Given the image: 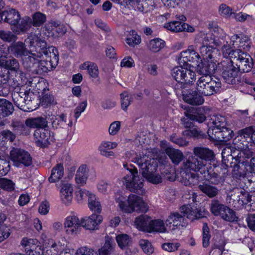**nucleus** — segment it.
Masks as SVG:
<instances>
[{"label":"nucleus","mask_w":255,"mask_h":255,"mask_svg":"<svg viewBox=\"0 0 255 255\" xmlns=\"http://www.w3.org/2000/svg\"><path fill=\"white\" fill-rule=\"evenodd\" d=\"M116 241L119 247L125 249L131 244V239L127 234H119L116 237Z\"/></svg>","instance_id":"42"},{"label":"nucleus","mask_w":255,"mask_h":255,"mask_svg":"<svg viewBox=\"0 0 255 255\" xmlns=\"http://www.w3.org/2000/svg\"><path fill=\"white\" fill-rule=\"evenodd\" d=\"M219 12L222 16L229 17L233 14V10L232 9L227 5L222 3L219 7Z\"/></svg>","instance_id":"62"},{"label":"nucleus","mask_w":255,"mask_h":255,"mask_svg":"<svg viewBox=\"0 0 255 255\" xmlns=\"http://www.w3.org/2000/svg\"><path fill=\"white\" fill-rule=\"evenodd\" d=\"M142 170V176L149 183L158 184L162 183L163 178L161 175L156 172L157 162L152 157L149 151L146 150L142 155L135 158L133 161Z\"/></svg>","instance_id":"2"},{"label":"nucleus","mask_w":255,"mask_h":255,"mask_svg":"<svg viewBox=\"0 0 255 255\" xmlns=\"http://www.w3.org/2000/svg\"><path fill=\"white\" fill-rule=\"evenodd\" d=\"M211 211L214 215L220 216L226 221L234 222L237 220L235 212L226 206L220 204L218 200L212 201Z\"/></svg>","instance_id":"9"},{"label":"nucleus","mask_w":255,"mask_h":255,"mask_svg":"<svg viewBox=\"0 0 255 255\" xmlns=\"http://www.w3.org/2000/svg\"><path fill=\"white\" fill-rule=\"evenodd\" d=\"M87 106V102L86 101L79 103L74 110V117L76 120L78 119L80 117L81 114L85 111Z\"/></svg>","instance_id":"59"},{"label":"nucleus","mask_w":255,"mask_h":255,"mask_svg":"<svg viewBox=\"0 0 255 255\" xmlns=\"http://www.w3.org/2000/svg\"><path fill=\"white\" fill-rule=\"evenodd\" d=\"M124 167L127 170L123 178V182L126 187L132 192H142L143 180L138 176L137 169L128 164H124Z\"/></svg>","instance_id":"8"},{"label":"nucleus","mask_w":255,"mask_h":255,"mask_svg":"<svg viewBox=\"0 0 255 255\" xmlns=\"http://www.w3.org/2000/svg\"><path fill=\"white\" fill-rule=\"evenodd\" d=\"M206 72L201 73V76L196 83V90L201 95L210 96L217 92L221 86L219 79L212 78L210 73Z\"/></svg>","instance_id":"7"},{"label":"nucleus","mask_w":255,"mask_h":255,"mask_svg":"<svg viewBox=\"0 0 255 255\" xmlns=\"http://www.w3.org/2000/svg\"><path fill=\"white\" fill-rule=\"evenodd\" d=\"M202 237L203 246L205 248L207 247L210 243V235L209 228L206 224L203 226Z\"/></svg>","instance_id":"57"},{"label":"nucleus","mask_w":255,"mask_h":255,"mask_svg":"<svg viewBox=\"0 0 255 255\" xmlns=\"http://www.w3.org/2000/svg\"><path fill=\"white\" fill-rule=\"evenodd\" d=\"M98 191L102 194H108L110 192L112 185L110 183L104 180L98 181L96 184Z\"/></svg>","instance_id":"47"},{"label":"nucleus","mask_w":255,"mask_h":255,"mask_svg":"<svg viewBox=\"0 0 255 255\" xmlns=\"http://www.w3.org/2000/svg\"><path fill=\"white\" fill-rule=\"evenodd\" d=\"M139 244L140 248L145 254L150 255L154 252V248L149 241L141 239L139 241Z\"/></svg>","instance_id":"52"},{"label":"nucleus","mask_w":255,"mask_h":255,"mask_svg":"<svg viewBox=\"0 0 255 255\" xmlns=\"http://www.w3.org/2000/svg\"><path fill=\"white\" fill-rule=\"evenodd\" d=\"M118 145L117 142L103 140L99 144L98 150L103 156L107 158L115 157V154L112 150L117 148Z\"/></svg>","instance_id":"22"},{"label":"nucleus","mask_w":255,"mask_h":255,"mask_svg":"<svg viewBox=\"0 0 255 255\" xmlns=\"http://www.w3.org/2000/svg\"><path fill=\"white\" fill-rule=\"evenodd\" d=\"M180 244L178 243H165L162 245V249L168 252L176 251L180 247Z\"/></svg>","instance_id":"60"},{"label":"nucleus","mask_w":255,"mask_h":255,"mask_svg":"<svg viewBox=\"0 0 255 255\" xmlns=\"http://www.w3.org/2000/svg\"><path fill=\"white\" fill-rule=\"evenodd\" d=\"M195 72L191 70L190 68L185 66L183 83L190 84L192 83L196 80Z\"/></svg>","instance_id":"49"},{"label":"nucleus","mask_w":255,"mask_h":255,"mask_svg":"<svg viewBox=\"0 0 255 255\" xmlns=\"http://www.w3.org/2000/svg\"><path fill=\"white\" fill-rule=\"evenodd\" d=\"M41 102L42 105L46 106L55 105L57 104L53 96L52 95H48V94H46V93L42 95Z\"/></svg>","instance_id":"61"},{"label":"nucleus","mask_w":255,"mask_h":255,"mask_svg":"<svg viewBox=\"0 0 255 255\" xmlns=\"http://www.w3.org/2000/svg\"><path fill=\"white\" fill-rule=\"evenodd\" d=\"M181 213L191 221H194L205 216L204 211L198 209L194 204H185L180 208Z\"/></svg>","instance_id":"15"},{"label":"nucleus","mask_w":255,"mask_h":255,"mask_svg":"<svg viewBox=\"0 0 255 255\" xmlns=\"http://www.w3.org/2000/svg\"><path fill=\"white\" fill-rule=\"evenodd\" d=\"M249 38L246 36H239L238 35H233L230 39V44L235 49L236 48H245L246 43L248 44Z\"/></svg>","instance_id":"37"},{"label":"nucleus","mask_w":255,"mask_h":255,"mask_svg":"<svg viewBox=\"0 0 255 255\" xmlns=\"http://www.w3.org/2000/svg\"><path fill=\"white\" fill-rule=\"evenodd\" d=\"M121 127L120 121H115L111 124L109 128V134L112 135H116L119 131Z\"/></svg>","instance_id":"63"},{"label":"nucleus","mask_w":255,"mask_h":255,"mask_svg":"<svg viewBox=\"0 0 255 255\" xmlns=\"http://www.w3.org/2000/svg\"><path fill=\"white\" fill-rule=\"evenodd\" d=\"M0 38L4 41L10 42L15 41L17 36L11 31L0 30Z\"/></svg>","instance_id":"55"},{"label":"nucleus","mask_w":255,"mask_h":255,"mask_svg":"<svg viewBox=\"0 0 255 255\" xmlns=\"http://www.w3.org/2000/svg\"><path fill=\"white\" fill-rule=\"evenodd\" d=\"M166 221L161 219L151 220L148 233H166L168 232Z\"/></svg>","instance_id":"31"},{"label":"nucleus","mask_w":255,"mask_h":255,"mask_svg":"<svg viewBox=\"0 0 255 255\" xmlns=\"http://www.w3.org/2000/svg\"><path fill=\"white\" fill-rule=\"evenodd\" d=\"M13 111L12 104L5 99H0V116L5 117L12 114Z\"/></svg>","instance_id":"38"},{"label":"nucleus","mask_w":255,"mask_h":255,"mask_svg":"<svg viewBox=\"0 0 255 255\" xmlns=\"http://www.w3.org/2000/svg\"><path fill=\"white\" fill-rule=\"evenodd\" d=\"M89 169L86 164H81L77 169L75 177V183L79 186L85 185L89 177Z\"/></svg>","instance_id":"24"},{"label":"nucleus","mask_w":255,"mask_h":255,"mask_svg":"<svg viewBox=\"0 0 255 255\" xmlns=\"http://www.w3.org/2000/svg\"><path fill=\"white\" fill-rule=\"evenodd\" d=\"M56 187L59 188V198L61 203L66 206H69L73 201V185L68 182L62 181L59 186L56 185Z\"/></svg>","instance_id":"14"},{"label":"nucleus","mask_w":255,"mask_h":255,"mask_svg":"<svg viewBox=\"0 0 255 255\" xmlns=\"http://www.w3.org/2000/svg\"><path fill=\"white\" fill-rule=\"evenodd\" d=\"M240 49H235L230 44H225L222 48V52L224 57L230 58L231 59H234L237 56L236 52L239 51Z\"/></svg>","instance_id":"46"},{"label":"nucleus","mask_w":255,"mask_h":255,"mask_svg":"<svg viewBox=\"0 0 255 255\" xmlns=\"http://www.w3.org/2000/svg\"><path fill=\"white\" fill-rule=\"evenodd\" d=\"M150 218L147 215H141L136 217L134 221V225L140 231L149 232Z\"/></svg>","instance_id":"32"},{"label":"nucleus","mask_w":255,"mask_h":255,"mask_svg":"<svg viewBox=\"0 0 255 255\" xmlns=\"http://www.w3.org/2000/svg\"><path fill=\"white\" fill-rule=\"evenodd\" d=\"M197 91H190L183 94V100L186 103L192 105H200L204 103V99Z\"/></svg>","instance_id":"28"},{"label":"nucleus","mask_w":255,"mask_h":255,"mask_svg":"<svg viewBox=\"0 0 255 255\" xmlns=\"http://www.w3.org/2000/svg\"><path fill=\"white\" fill-rule=\"evenodd\" d=\"M251 196L248 192L236 189L228 198L229 203L237 209H241L251 201Z\"/></svg>","instance_id":"12"},{"label":"nucleus","mask_w":255,"mask_h":255,"mask_svg":"<svg viewBox=\"0 0 255 255\" xmlns=\"http://www.w3.org/2000/svg\"><path fill=\"white\" fill-rule=\"evenodd\" d=\"M147 46L150 51L157 52L164 47L165 42L162 39L157 38L151 40Z\"/></svg>","instance_id":"41"},{"label":"nucleus","mask_w":255,"mask_h":255,"mask_svg":"<svg viewBox=\"0 0 255 255\" xmlns=\"http://www.w3.org/2000/svg\"><path fill=\"white\" fill-rule=\"evenodd\" d=\"M185 115L187 117V119L185 118L181 120L182 123L186 128L190 127L191 123L190 122H185L188 119L192 120H195L199 123H202L205 120V117L203 114H198L197 115H192L185 112Z\"/></svg>","instance_id":"43"},{"label":"nucleus","mask_w":255,"mask_h":255,"mask_svg":"<svg viewBox=\"0 0 255 255\" xmlns=\"http://www.w3.org/2000/svg\"><path fill=\"white\" fill-rule=\"evenodd\" d=\"M64 227L66 234L74 237L81 232L82 227L81 219L79 218L76 214L72 213L65 218Z\"/></svg>","instance_id":"10"},{"label":"nucleus","mask_w":255,"mask_h":255,"mask_svg":"<svg viewBox=\"0 0 255 255\" xmlns=\"http://www.w3.org/2000/svg\"><path fill=\"white\" fill-rule=\"evenodd\" d=\"M32 25V20L28 16H24L17 24L11 27V30L15 34L25 33L27 31Z\"/></svg>","instance_id":"26"},{"label":"nucleus","mask_w":255,"mask_h":255,"mask_svg":"<svg viewBox=\"0 0 255 255\" xmlns=\"http://www.w3.org/2000/svg\"><path fill=\"white\" fill-rule=\"evenodd\" d=\"M113 247L111 241L106 240L104 246L99 250V255H110L112 251Z\"/></svg>","instance_id":"56"},{"label":"nucleus","mask_w":255,"mask_h":255,"mask_svg":"<svg viewBox=\"0 0 255 255\" xmlns=\"http://www.w3.org/2000/svg\"><path fill=\"white\" fill-rule=\"evenodd\" d=\"M40 243L36 239H29L27 238H23L20 242V245L24 248L27 249L28 248H31L32 246L36 245L39 247Z\"/></svg>","instance_id":"58"},{"label":"nucleus","mask_w":255,"mask_h":255,"mask_svg":"<svg viewBox=\"0 0 255 255\" xmlns=\"http://www.w3.org/2000/svg\"><path fill=\"white\" fill-rule=\"evenodd\" d=\"M10 158L13 165L18 167L28 166L32 163L31 157L29 153L18 148H14L11 150Z\"/></svg>","instance_id":"11"},{"label":"nucleus","mask_w":255,"mask_h":255,"mask_svg":"<svg viewBox=\"0 0 255 255\" xmlns=\"http://www.w3.org/2000/svg\"><path fill=\"white\" fill-rule=\"evenodd\" d=\"M46 128L37 129L34 131L35 143L39 147H45L54 140L53 133Z\"/></svg>","instance_id":"13"},{"label":"nucleus","mask_w":255,"mask_h":255,"mask_svg":"<svg viewBox=\"0 0 255 255\" xmlns=\"http://www.w3.org/2000/svg\"><path fill=\"white\" fill-rule=\"evenodd\" d=\"M35 88L38 93H41L42 95L45 94L48 91V89L47 87V83L43 79L38 81L36 85Z\"/></svg>","instance_id":"64"},{"label":"nucleus","mask_w":255,"mask_h":255,"mask_svg":"<svg viewBox=\"0 0 255 255\" xmlns=\"http://www.w3.org/2000/svg\"><path fill=\"white\" fill-rule=\"evenodd\" d=\"M238 72L237 68L231 63H229L223 69L222 76L226 83L233 84L235 83V78Z\"/></svg>","instance_id":"25"},{"label":"nucleus","mask_w":255,"mask_h":255,"mask_svg":"<svg viewBox=\"0 0 255 255\" xmlns=\"http://www.w3.org/2000/svg\"><path fill=\"white\" fill-rule=\"evenodd\" d=\"M46 20L45 15L40 12H36L32 16V24L34 26H39Z\"/></svg>","instance_id":"54"},{"label":"nucleus","mask_w":255,"mask_h":255,"mask_svg":"<svg viewBox=\"0 0 255 255\" xmlns=\"http://www.w3.org/2000/svg\"><path fill=\"white\" fill-rule=\"evenodd\" d=\"M185 68V65H180L172 69V76L177 82L183 83Z\"/></svg>","instance_id":"48"},{"label":"nucleus","mask_w":255,"mask_h":255,"mask_svg":"<svg viewBox=\"0 0 255 255\" xmlns=\"http://www.w3.org/2000/svg\"><path fill=\"white\" fill-rule=\"evenodd\" d=\"M126 41L129 46L134 47L140 43L141 38L135 31L131 30L128 32Z\"/></svg>","instance_id":"45"},{"label":"nucleus","mask_w":255,"mask_h":255,"mask_svg":"<svg viewBox=\"0 0 255 255\" xmlns=\"http://www.w3.org/2000/svg\"><path fill=\"white\" fill-rule=\"evenodd\" d=\"M165 152L172 162L175 164H178L183 159V154L178 149L169 147L166 149Z\"/></svg>","instance_id":"36"},{"label":"nucleus","mask_w":255,"mask_h":255,"mask_svg":"<svg viewBox=\"0 0 255 255\" xmlns=\"http://www.w3.org/2000/svg\"><path fill=\"white\" fill-rule=\"evenodd\" d=\"M81 70H86L89 76L93 79H97L99 76V70L97 65L91 61H86L79 65Z\"/></svg>","instance_id":"29"},{"label":"nucleus","mask_w":255,"mask_h":255,"mask_svg":"<svg viewBox=\"0 0 255 255\" xmlns=\"http://www.w3.org/2000/svg\"><path fill=\"white\" fill-rule=\"evenodd\" d=\"M45 28L49 36L55 37L63 35L67 30L64 25L56 24L55 22L46 24Z\"/></svg>","instance_id":"30"},{"label":"nucleus","mask_w":255,"mask_h":255,"mask_svg":"<svg viewBox=\"0 0 255 255\" xmlns=\"http://www.w3.org/2000/svg\"><path fill=\"white\" fill-rule=\"evenodd\" d=\"M177 61L180 65L187 66L188 62L192 63L197 67V70L200 73H202L203 71H206L205 69L203 70L202 59L200 55L196 51V47L195 45H189L187 49L181 52L178 56ZM209 67L206 68V71L214 69L213 64Z\"/></svg>","instance_id":"6"},{"label":"nucleus","mask_w":255,"mask_h":255,"mask_svg":"<svg viewBox=\"0 0 255 255\" xmlns=\"http://www.w3.org/2000/svg\"><path fill=\"white\" fill-rule=\"evenodd\" d=\"M226 126L225 118L221 116L213 115L207 122L208 129L220 128Z\"/></svg>","instance_id":"33"},{"label":"nucleus","mask_w":255,"mask_h":255,"mask_svg":"<svg viewBox=\"0 0 255 255\" xmlns=\"http://www.w3.org/2000/svg\"><path fill=\"white\" fill-rule=\"evenodd\" d=\"M115 199L120 209L126 213H145L148 210L147 204L142 198L136 195L131 194L125 200L122 195L118 193L115 195Z\"/></svg>","instance_id":"5"},{"label":"nucleus","mask_w":255,"mask_h":255,"mask_svg":"<svg viewBox=\"0 0 255 255\" xmlns=\"http://www.w3.org/2000/svg\"><path fill=\"white\" fill-rule=\"evenodd\" d=\"M3 67L10 70H16L19 67V64L17 61L14 59L6 61L5 63L0 60V69H2ZM8 81V76H6L3 80H0V84H5Z\"/></svg>","instance_id":"35"},{"label":"nucleus","mask_w":255,"mask_h":255,"mask_svg":"<svg viewBox=\"0 0 255 255\" xmlns=\"http://www.w3.org/2000/svg\"><path fill=\"white\" fill-rule=\"evenodd\" d=\"M193 153L200 159L191 156L184 162V167L186 169H192L195 172H199L201 174L205 173L207 170L206 162L212 161L214 159L215 154L213 151L208 148L198 146L193 149Z\"/></svg>","instance_id":"4"},{"label":"nucleus","mask_w":255,"mask_h":255,"mask_svg":"<svg viewBox=\"0 0 255 255\" xmlns=\"http://www.w3.org/2000/svg\"><path fill=\"white\" fill-rule=\"evenodd\" d=\"M203 45L199 48L201 57H202L203 69L206 68H209V66L211 64L213 65L214 69L209 70V71H203V73L214 72L216 68L217 65L216 62L217 61V56H219V53L217 48L214 47V46H218L221 44V41L218 39L212 38L209 34L206 35L203 40Z\"/></svg>","instance_id":"3"},{"label":"nucleus","mask_w":255,"mask_h":255,"mask_svg":"<svg viewBox=\"0 0 255 255\" xmlns=\"http://www.w3.org/2000/svg\"><path fill=\"white\" fill-rule=\"evenodd\" d=\"M92 192L85 189H81L75 192V199L79 203L82 202L86 198L89 199Z\"/></svg>","instance_id":"53"},{"label":"nucleus","mask_w":255,"mask_h":255,"mask_svg":"<svg viewBox=\"0 0 255 255\" xmlns=\"http://www.w3.org/2000/svg\"><path fill=\"white\" fill-rule=\"evenodd\" d=\"M25 124L26 127L30 128H36V129L48 127L47 120L42 117L28 118L25 120Z\"/></svg>","instance_id":"27"},{"label":"nucleus","mask_w":255,"mask_h":255,"mask_svg":"<svg viewBox=\"0 0 255 255\" xmlns=\"http://www.w3.org/2000/svg\"><path fill=\"white\" fill-rule=\"evenodd\" d=\"M88 207L90 209L95 212L100 213L102 207L99 199L94 193H92L88 200Z\"/></svg>","instance_id":"40"},{"label":"nucleus","mask_w":255,"mask_h":255,"mask_svg":"<svg viewBox=\"0 0 255 255\" xmlns=\"http://www.w3.org/2000/svg\"><path fill=\"white\" fill-rule=\"evenodd\" d=\"M103 220L102 216L93 214L81 219L82 226L86 229L93 230L97 228Z\"/></svg>","instance_id":"23"},{"label":"nucleus","mask_w":255,"mask_h":255,"mask_svg":"<svg viewBox=\"0 0 255 255\" xmlns=\"http://www.w3.org/2000/svg\"><path fill=\"white\" fill-rule=\"evenodd\" d=\"M26 44L33 53L29 56V60L37 64L38 70L47 72L56 67L59 60L57 49L53 46L47 48V43L38 35L31 34L25 39Z\"/></svg>","instance_id":"1"},{"label":"nucleus","mask_w":255,"mask_h":255,"mask_svg":"<svg viewBox=\"0 0 255 255\" xmlns=\"http://www.w3.org/2000/svg\"><path fill=\"white\" fill-rule=\"evenodd\" d=\"M66 115L64 114L60 115H48V120L51 122L53 128H64L66 126L71 127L73 125L72 121L69 120L67 123Z\"/></svg>","instance_id":"18"},{"label":"nucleus","mask_w":255,"mask_h":255,"mask_svg":"<svg viewBox=\"0 0 255 255\" xmlns=\"http://www.w3.org/2000/svg\"><path fill=\"white\" fill-rule=\"evenodd\" d=\"M236 53L237 56L235 57V59L237 61L236 64L239 68L244 72L250 71L253 66V60L250 55L242 52L241 49Z\"/></svg>","instance_id":"16"},{"label":"nucleus","mask_w":255,"mask_h":255,"mask_svg":"<svg viewBox=\"0 0 255 255\" xmlns=\"http://www.w3.org/2000/svg\"><path fill=\"white\" fill-rule=\"evenodd\" d=\"M207 133L211 140L217 141H224L221 128L208 129Z\"/></svg>","instance_id":"50"},{"label":"nucleus","mask_w":255,"mask_h":255,"mask_svg":"<svg viewBox=\"0 0 255 255\" xmlns=\"http://www.w3.org/2000/svg\"><path fill=\"white\" fill-rule=\"evenodd\" d=\"M199 189L209 198H213L218 194L219 190L214 186L203 183L198 186Z\"/></svg>","instance_id":"39"},{"label":"nucleus","mask_w":255,"mask_h":255,"mask_svg":"<svg viewBox=\"0 0 255 255\" xmlns=\"http://www.w3.org/2000/svg\"><path fill=\"white\" fill-rule=\"evenodd\" d=\"M8 51L13 54L15 56L17 57H20L22 59L29 60L28 57L29 56H31V53L33 52L31 51V53L28 52L25 46V44L22 42H17L13 43L8 48Z\"/></svg>","instance_id":"20"},{"label":"nucleus","mask_w":255,"mask_h":255,"mask_svg":"<svg viewBox=\"0 0 255 255\" xmlns=\"http://www.w3.org/2000/svg\"><path fill=\"white\" fill-rule=\"evenodd\" d=\"M208 27L211 32H214V37H212L210 34L209 33V35L212 38L217 39L216 38H223L225 36V33L223 30L218 27L217 23L215 22H210L208 25ZM206 35H208L207 34Z\"/></svg>","instance_id":"44"},{"label":"nucleus","mask_w":255,"mask_h":255,"mask_svg":"<svg viewBox=\"0 0 255 255\" xmlns=\"http://www.w3.org/2000/svg\"><path fill=\"white\" fill-rule=\"evenodd\" d=\"M132 101L131 95L127 92H124L121 94V103L122 108L123 110L126 111L128 107L131 104Z\"/></svg>","instance_id":"51"},{"label":"nucleus","mask_w":255,"mask_h":255,"mask_svg":"<svg viewBox=\"0 0 255 255\" xmlns=\"http://www.w3.org/2000/svg\"><path fill=\"white\" fill-rule=\"evenodd\" d=\"M183 171L181 172L182 178L181 182L185 186H192L197 184L199 180V177L196 173L191 172L192 169H186L184 167V162L182 166Z\"/></svg>","instance_id":"21"},{"label":"nucleus","mask_w":255,"mask_h":255,"mask_svg":"<svg viewBox=\"0 0 255 255\" xmlns=\"http://www.w3.org/2000/svg\"><path fill=\"white\" fill-rule=\"evenodd\" d=\"M184 217L179 213L175 212L171 213L166 219V225L170 229L174 230L183 227Z\"/></svg>","instance_id":"19"},{"label":"nucleus","mask_w":255,"mask_h":255,"mask_svg":"<svg viewBox=\"0 0 255 255\" xmlns=\"http://www.w3.org/2000/svg\"><path fill=\"white\" fill-rule=\"evenodd\" d=\"M64 175V167L61 163H58L51 170L49 181L51 183H56L59 181Z\"/></svg>","instance_id":"34"},{"label":"nucleus","mask_w":255,"mask_h":255,"mask_svg":"<svg viewBox=\"0 0 255 255\" xmlns=\"http://www.w3.org/2000/svg\"><path fill=\"white\" fill-rule=\"evenodd\" d=\"M164 27L167 30L174 32L186 31L193 32L195 31L194 27L185 22L177 20H173L164 24Z\"/></svg>","instance_id":"17"}]
</instances>
